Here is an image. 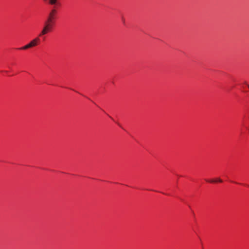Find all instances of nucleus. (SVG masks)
<instances>
[{
	"label": "nucleus",
	"mask_w": 249,
	"mask_h": 249,
	"mask_svg": "<svg viewBox=\"0 0 249 249\" xmlns=\"http://www.w3.org/2000/svg\"><path fill=\"white\" fill-rule=\"evenodd\" d=\"M53 23L49 22L46 20L44 22L42 29L39 33L38 36L42 37L44 38V36L51 32L53 30L54 26Z\"/></svg>",
	"instance_id": "1"
},
{
	"label": "nucleus",
	"mask_w": 249,
	"mask_h": 249,
	"mask_svg": "<svg viewBox=\"0 0 249 249\" xmlns=\"http://www.w3.org/2000/svg\"><path fill=\"white\" fill-rule=\"evenodd\" d=\"M206 181H207V182H210V183H214V182H216L217 181H218L219 182H222V180L220 178H217L216 180H213V179L208 180V179H206Z\"/></svg>",
	"instance_id": "5"
},
{
	"label": "nucleus",
	"mask_w": 249,
	"mask_h": 249,
	"mask_svg": "<svg viewBox=\"0 0 249 249\" xmlns=\"http://www.w3.org/2000/svg\"><path fill=\"white\" fill-rule=\"evenodd\" d=\"M44 2L49 5H51L56 7L60 5L59 0H43Z\"/></svg>",
	"instance_id": "4"
},
{
	"label": "nucleus",
	"mask_w": 249,
	"mask_h": 249,
	"mask_svg": "<svg viewBox=\"0 0 249 249\" xmlns=\"http://www.w3.org/2000/svg\"><path fill=\"white\" fill-rule=\"evenodd\" d=\"M57 14V11L55 7L52 8L49 12L46 20L54 24V20Z\"/></svg>",
	"instance_id": "2"
},
{
	"label": "nucleus",
	"mask_w": 249,
	"mask_h": 249,
	"mask_svg": "<svg viewBox=\"0 0 249 249\" xmlns=\"http://www.w3.org/2000/svg\"><path fill=\"white\" fill-rule=\"evenodd\" d=\"M39 38L38 37H37L32 40L29 43L24 46L23 47L19 48V50H25L27 49L28 48L34 47L37 45L38 42L39 41Z\"/></svg>",
	"instance_id": "3"
}]
</instances>
